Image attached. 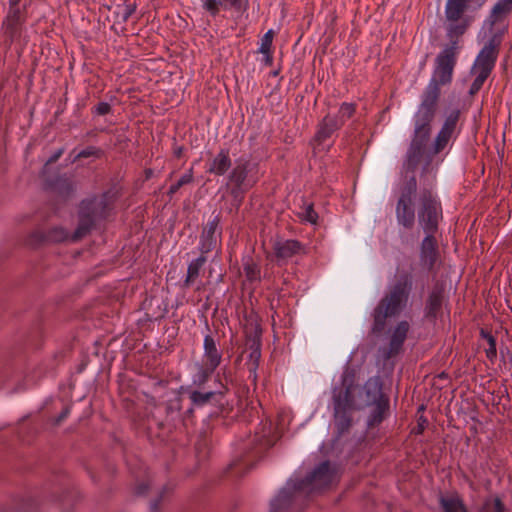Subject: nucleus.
Instances as JSON below:
<instances>
[{
	"instance_id": "nucleus-1",
	"label": "nucleus",
	"mask_w": 512,
	"mask_h": 512,
	"mask_svg": "<svg viewBox=\"0 0 512 512\" xmlns=\"http://www.w3.org/2000/svg\"><path fill=\"white\" fill-rule=\"evenodd\" d=\"M444 120L432 143L431 150L426 153L427 145L414 159L409 158V147L407 148L405 158L402 164L401 174H404V180L399 188V197L396 202L395 216L397 224L404 230H412L415 226V204L414 197L417 192V179L415 171L422 159L424 164L421 168V176L428 173L432 164L433 157L448 146L452 139H456L460 132L459 122L461 110L458 107H447L443 111Z\"/></svg>"
},
{
	"instance_id": "nucleus-2",
	"label": "nucleus",
	"mask_w": 512,
	"mask_h": 512,
	"mask_svg": "<svg viewBox=\"0 0 512 512\" xmlns=\"http://www.w3.org/2000/svg\"><path fill=\"white\" fill-rule=\"evenodd\" d=\"M455 47H445L435 59L431 79L420 95V104L414 114V131L409 144V158L414 159L427 145L432 132L441 97V86L450 85L457 63Z\"/></svg>"
},
{
	"instance_id": "nucleus-3",
	"label": "nucleus",
	"mask_w": 512,
	"mask_h": 512,
	"mask_svg": "<svg viewBox=\"0 0 512 512\" xmlns=\"http://www.w3.org/2000/svg\"><path fill=\"white\" fill-rule=\"evenodd\" d=\"M357 396H361V385L355 369L346 364L340 380L331 388L329 404L333 410V433L337 440L350 433L355 423L354 413L363 409Z\"/></svg>"
},
{
	"instance_id": "nucleus-4",
	"label": "nucleus",
	"mask_w": 512,
	"mask_h": 512,
	"mask_svg": "<svg viewBox=\"0 0 512 512\" xmlns=\"http://www.w3.org/2000/svg\"><path fill=\"white\" fill-rule=\"evenodd\" d=\"M120 196V189L112 186L101 194H92L82 199L77 207V226L71 234L70 241H81L96 229L99 223L107 221L113 214Z\"/></svg>"
},
{
	"instance_id": "nucleus-5",
	"label": "nucleus",
	"mask_w": 512,
	"mask_h": 512,
	"mask_svg": "<svg viewBox=\"0 0 512 512\" xmlns=\"http://www.w3.org/2000/svg\"><path fill=\"white\" fill-rule=\"evenodd\" d=\"M413 279L411 271L402 269L396 273L394 282L373 309L371 335L376 337L382 335L386 328L387 319L399 316L407 307L413 290Z\"/></svg>"
},
{
	"instance_id": "nucleus-6",
	"label": "nucleus",
	"mask_w": 512,
	"mask_h": 512,
	"mask_svg": "<svg viewBox=\"0 0 512 512\" xmlns=\"http://www.w3.org/2000/svg\"><path fill=\"white\" fill-rule=\"evenodd\" d=\"M417 219L424 233L437 234L439 231V225L443 220V207L431 187H423L420 190Z\"/></svg>"
},
{
	"instance_id": "nucleus-7",
	"label": "nucleus",
	"mask_w": 512,
	"mask_h": 512,
	"mask_svg": "<svg viewBox=\"0 0 512 512\" xmlns=\"http://www.w3.org/2000/svg\"><path fill=\"white\" fill-rule=\"evenodd\" d=\"M425 236L419 245V265L422 272L412 273L416 287L419 286L424 291L428 274L435 269L437 262L440 260V251L436 234L424 233ZM413 272V269L410 270Z\"/></svg>"
},
{
	"instance_id": "nucleus-8",
	"label": "nucleus",
	"mask_w": 512,
	"mask_h": 512,
	"mask_svg": "<svg viewBox=\"0 0 512 512\" xmlns=\"http://www.w3.org/2000/svg\"><path fill=\"white\" fill-rule=\"evenodd\" d=\"M308 501L307 495L294 480L290 479L270 501L269 512H304Z\"/></svg>"
},
{
	"instance_id": "nucleus-9",
	"label": "nucleus",
	"mask_w": 512,
	"mask_h": 512,
	"mask_svg": "<svg viewBox=\"0 0 512 512\" xmlns=\"http://www.w3.org/2000/svg\"><path fill=\"white\" fill-rule=\"evenodd\" d=\"M335 469L332 467L329 460L321 462L304 478L297 479L295 482L298 487L307 495L308 498L315 493L328 488L335 477Z\"/></svg>"
},
{
	"instance_id": "nucleus-10",
	"label": "nucleus",
	"mask_w": 512,
	"mask_h": 512,
	"mask_svg": "<svg viewBox=\"0 0 512 512\" xmlns=\"http://www.w3.org/2000/svg\"><path fill=\"white\" fill-rule=\"evenodd\" d=\"M271 446L272 443L268 436L256 433L247 444L243 445V455L229 465V470H236L243 464L245 465V473L248 472L253 468L255 464L254 460H260L264 457Z\"/></svg>"
},
{
	"instance_id": "nucleus-11",
	"label": "nucleus",
	"mask_w": 512,
	"mask_h": 512,
	"mask_svg": "<svg viewBox=\"0 0 512 512\" xmlns=\"http://www.w3.org/2000/svg\"><path fill=\"white\" fill-rule=\"evenodd\" d=\"M449 298L446 293V284L437 280L429 291L424 304V318L435 323L443 315V308L448 305Z\"/></svg>"
},
{
	"instance_id": "nucleus-12",
	"label": "nucleus",
	"mask_w": 512,
	"mask_h": 512,
	"mask_svg": "<svg viewBox=\"0 0 512 512\" xmlns=\"http://www.w3.org/2000/svg\"><path fill=\"white\" fill-rule=\"evenodd\" d=\"M27 21V7L10 8L1 23V30L6 42L10 44L18 41L23 32L25 31V24Z\"/></svg>"
},
{
	"instance_id": "nucleus-13",
	"label": "nucleus",
	"mask_w": 512,
	"mask_h": 512,
	"mask_svg": "<svg viewBox=\"0 0 512 512\" xmlns=\"http://www.w3.org/2000/svg\"><path fill=\"white\" fill-rule=\"evenodd\" d=\"M43 187L63 201L72 198L76 192V183L67 173L43 174Z\"/></svg>"
},
{
	"instance_id": "nucleus-14",
	"label": "nucleus",
	"mask_w": 512,
	"mask_h": 512,
	"mask_svg": "<svg viewBox=\"0 0 512 512\" xmlns=\"http://www.w3.org/2000/svg\"><path fill=\"white\" fill-rule=\"evenodd\" d=\"M185 387L181 386L176 392L174 398L169 399L163 404L165 418L163 420H157L155 416L152 420L155 421L157 428L161 431L171 432L181 420L182 409H183V398L181 391H184Z\"/></svg>"
},
{
	"instance_id": "nucleus-15",
	"label": "nucleus",
	"mask_w": 512,
	"mask_h": 512,
	"mask_svg": "<svg viewBox=\"0 0 512 512\" xmlns=\"http://www.w3.org/2000/svg\"><path fill=\"white\" fill-rule=\"evenodd\" d=\"M272 250L277 266L287 264L288 260L297 255L307 254L306 246L297 239L277 237L272 243Z\"/></svg>"
},
{
	"instance_id": "nucleus-16",
	"label": "nucleus",
	"mask_w": 512,
	"mask_h": 512,
	"mask_svg": "<svg viewBox=\"0 0 512 512\" xmlns=\"http://www.w3.org/2000/svg\"><path fill=\"white\" fill-rule=\"evenodd\" d=\"M71 235L63 227H52L47 231L36 229L28 234L25 240L26 246L37 249L48 244L62 243L70 240Z\"/></svg>"
},
{
	"instance_id": "nucleus-17",
	"label": "nucleus",
	"mask_w": 512,
	"mask_h": 512,
	"mask_svg": "<svg viewBox=\"0 0 512 512\" xmlns=\"http://www.w3.org/2000/svg\"><path fill=\"white\" fill-rule=\"evenodd\" d=\"M501 41V36L494 34L480 50L474 63V68H478L479 73L490 76L498 58Z\"/></svg>"
},
{
	"instance_id": "nucleus-18",
	"label": "nucleus",
	"mask_w": 512,
	"mask_h": 512,
	"mask_svg": "<svg viewBox=\"0 0 512 512\" xmlns=\"http://www.w3.org/2000/svg\"><path fill=\"white\" fill-rule=\"evenodd\" d=\"M209 393H211L212 399L208 405L216 410L211 412L208 417H228L233 411V400L230 399V388L227 383L219 381L217 387L209 390Z\"/></svg>"
},
{
	"instance_id": "nucleus-19",
	"label": "nucleus",
	"mask_w": 512,
	"mask_h": 512,
	"mask_svg": "<svg viewBox=\"0 0 512 512\" xmlns=\"http://www.w3.org/2000/svg\"><path fill=\"white\" fill-rule=\"evenodd\" d=\"M410 329L408 321L403 320L397 323L389 339L388 347L380 349L382 358L385 361L396 357L403 351L404 343Z\"/></svg>"
},
{
	"instance_id": "nucleus-20",
	"label": "nucleus",
	"mask_w": 512,
	"mask_h": 512,
	"mask_svg": "<svg viewBox=\"0 0 512 512\" xmlns=\"http://www.w3.org/2000/svg\"><path fill=\"white\" fill-rule=\"evenodd\" d=\"M221 215L218 213L213 216L211 220L203 227L198 249L202 254H208L213 251L217 246V233L218 236L222 235V228L220 226Z\"/></svg>"
},
{
	"instance_id": "nucleus-21",
	"label": "nucleus",
	"mask_w": 512,
	"mask_h": 512,
	"mask_svg": "<svg viewBox=\"0 0 512 512\" xmlns=\"http://www.w3.org/2000/svg\"><path fill=\"white\" fill-rule=\"evenodd\" d=\"M202 9L211 17H216L220 12L233 10L244 13L249 7V0H200Z\"/></svg>"
},
{
	"instance_id": "nucleus-22",
	"label": "nucleus",
	"mask_w": 512,
	"mask_h": 512,
	"mask_svg": "<svg viewBox=\"0 0 512 512\" xmlns=\"http://www.w3.org/2000/svg\"><path fill=\"white\" fill-rule=\"evenodd\" d=\"M249 167V160L243 158H239L238 160H236L235 166L227 175L226 186L252 188L255 185L256 181L251 182L250 179L248 178V174L250 172Z\"/></svg>"
},
{
	"instance_id": "nucleus-23",
	"label": "nucleus",
	"mask_w": 512,
	"mask_h": 512,
	"mask_svg": "<svg viewBox=\"0 0 512 512\" xmlns=\"http://www.w3.org/2000/svg\"><path fill=\"white\" fill-rule=\"evenodd\" d=\"M342 127L341 121L328 113L318 122L312 142L321 146Z\"/></svg>"
},
{
	"instance_id": "nucleus-24",
	"label": "nucleus",
	"mask_w": 512,
	"mask_h": 512,
	"mask_svg": "<svg viewBox=\"0 0 512 512\" xmlns=\"http://www.w3.org/2000/svg\"><path fill=\"white\" fill-rule=\"evenodd\" d=\"M362 393L365 394V399L362 403L363 409L381 399L390 398L389 395L383 391V381L378 376L369 378L365 384L361 386V394Z\"/></svg>"
},
{
	"instance_id": "nucleus-25",
	"label": "nucleus",
	"mask_w": 512,
	"mask_h": 512,
	"mask_svg": "<svg viewBox=\"0 0 512 512\" xmlns=\"http://www.w3.org/2000/svg\"><path fill=\"white\" fill-rule=\"evenodd\" d=\"M369 407L371 410L366 420L367 429L378 427L390 416V398L381 399Z\"/></svg>"
},
{
	"instance_id": "nucleus-26",
	"label": "nucleus",
	"mask_w": 512,
	"mask_h": 512,
	"mask_svg": "<svg viewBox=\"0 0 512 512\" xmlns=\"http://www.w3.org/2000/svg\"><path fill=\"white\" fill-rule=\"evenodd\" d=\"M232 167L230 150L228 148H220L218 153L209 163L207 173L215 176H224Z\"/></svg>"
},
{
	"instance_id": "nucleus-27",
	"label": "nucleus",
	"mask_w": 512,
	"mask_h": 512,
	"mask_svg": "<svg viewBox=\"0 0 512 512\" xmlns=\"http://www.w3.org/2000/svg\"><path fill=\"white\" fill-rule=\"evenodd\" d=\"M472 18L465 16L457 22H449L446 27V36L449 39V45L446 47H455L456 51H459L458 46L459 38L463 36L471 24Z\"/></svg>"
},
{
	"instance_id": "nucleus-28",
	"label": "nucleus",
	"mask_w": 512,
	"mask_h": 512,
	"mask_svg": "<svg viewBox=\"0 0 512 512\" xmlns=\"http://www.w3.org/2000/svg\"><path fill=\"white\" fill-rule=\"evenodd\" d=\"M203 349L205 358L204 364L217 369L222 361V353L217 348L216 341L211 334H207L204 337Z\"/></svg>"
},
{
	"instance_id": "nucleus-29",
	"label": "nucleus",
	"mask_w": 512,
	"mask_h": 512,
	"mask_svg": "<svg viewBox=\"0 0 512 512\" xmlns=\"http://www.w3.org/2000/svg\"><path fill=\"white\" fill-rule=\"evenodd\" d=\"M250 354L249 360L246 363L250 376L253 375V378L256 379V371L259 366V361L261 358V339L260 336L255 335L253 338H250L248 341Z\"/></svg>"
},
{
	"instance_id": "nucleus-30",
	"label": "nucleus",
	"mask_w": 512,
	"mask_h": 512,
	"mask_svg": "<svg viewBox=\"0 0 512 512\" xmlns=\"http://www.w3.org/2000/svg\"><path fill=\"white\" fill-rule=\"evenodd\" d=\"M439 505L443 512H468L463 499L457 492L450 496L440 495Z\"/></svg>"
},
{
	"instance_id": "nucleus-31",
	"label": "nucleus",
	"mask_w": 512,
	"mask_h": 512,
	"mask_svg": "<svg viewBox=\"0 0 512 512\" xmlns=\"http://www.w3.org/2000/svg\"><path fill=\"white\" fill-rule=\"evenodd\" d=\"M212 440L208 431H202L197 436L195 442V454L198 461H205L208 459L211 452Z\"/></svg>"
},
{
	"instance_id": "nucleus-32",
	"label": "nucleus",
	"mask_w": 512,
	"mask_h": 512,
	"mask_svg": "<svg viewBox=\"0 0 512 512\" xmlns=\"http://www.w3.org/2000/svg\"><path fill=\"white\" fill-rule=\"evenodd\" d=\"M207 262L206 254L200 253V256L192 260L187 267V274L183 286L189 288L199 277L200 270Z\"/></svg>"
},
{
	"instance_id": "nucleus-33",
	"label": "nucleus",
	"mask_w": 512,
	"mask_h": 512,
	"mask_svg": "<svg viewBox=\"0 0 512 512\" xmlns=\"http://www.w3.org/2000/svg\"><path fill=\"white\" fill-rule=\"evenodd\" d=\"M512 12V0H499L493 6L489 20L491 25L503 21Z\"/></svg>"
},
{
	"instance_id": "nucleus-34",
	"label": "nucleus",
	"mask_w": 512,
	"mask_h": 512,
	"mask_svg": "<svg viewBox=\"0 0 512 512\" xmlns=\"http://www.w3.org/2000/svg\"><path fill=\"white\" fill-rule=\"evenodd\" d=\"M121 2L115 5L114 14L117 18L121 19V23H126L133 15L137 8L136 0H120Z\"/></svg>"
},
{
	"instance_id": "nucleus-35",
	"label": "nucleus",
	"mask_w": 512,
	"mask_h": 512,
	"mask_svg": "<svg viewBox=\"0 0 512 512\" xmlns=\"http://www.w3.org/2000/svg\"><path fill=\"white\" fill-rule=\"evenodd\" d=\"M216 368L203 364L199 367L198 371L192 377V384L197 388L196 390H203L205 384L211 378Z\"/></svg>"
},
{
	"instance_id": "nucleus-36",
	"label": "nucleus",
	"mask_w": 512,
	"mask_h": 512,
	"mask_svg": "<svg viewBox=\"0 0 512 512\" xmlns=\"http://www.w3.org/2000/svg\"><path fill=\"white\" fill-rule=\"evenodd\" d=\"M184 391L189 393L190 401L193 403V406L198 408L207 406L212 399V395L209 391L192 390L190 387H185Z\"/></svg>"
},
{
	"instance_id": "nucleus-37",
	"label": "nucleus",
	"mask_w": 512,
	"mask_h": 512,
	"mask_svg": "<svg viewBox=\"0 0 512 512\" xmlns=\"http://www.w3.org/2000/svg\"><path fill=\"white\" fill-rule=\"evenodd\" d=\"M357 110V104L356 103H350V102H343L338 110L337 114H332V116L336 117L338 120L341 121V125L344 126L346 121L351 119Z\"/></svg>"
},
{
	"instance_id": "nucleus-38",
	"label": "nucleus",
	"mask_w": 512,
	"mask_h": 512,
	"mask_svg": "<svg viewBox=\"0 0 512 512\" xmlns=\"http://www.w3.org/2000/svg\"><path fill=\"white\" fill-rule=\"evenodd\" d=\"M77 156L80 160L91 158L92 161H95L102 159L105 156V151L101 147L89 145L78 150Z\"/></svg>"
},
{
	"instance_id": "nucleus-39",
	"label": "nucleus",
	"mask_w": 512,
	"mask_h": 512,
	"mask_svg": "<svg viewBox=\"0 0 512 512\" xmlns=\"http://www.w3.org/2000/svg\"><path fill=\"white\" fill-rule=\"evenodd\" d=\"M251 188L229 186V194L232 198V205L238 210L244 202L246 193Z\"/></svg>"
},
{
	"instance_id": "nucleus-40",
	"label": "nucleus",
	"mask_w": 512,
	"mask_h": 512,
	"mask_svg": "<svg viewBox=\"0 0 512 512\" xmlns=\"http://www.w3.org/2000/svg\"><path fill=\"white\" fill-rule=\"evenodd\" d=\"M243 270L249 282L260 280V268L252 260L243 264Z\"/></svg>"
},
{
	"instance_id": "nucleus-41",
	"label": "nucleus",
	"mask_w": 512,
	"mask_h": 512,
	"mask_svg": "<svg viewBox=\"0 0 512 512\" xmlns=\"http://www.w3.org/2000/svg\"><path fill=\"white\" fill-rule=\"evenodd\" d=\"M274 31L272 29L268 30L261 39V45L258 49V53H268L271 51Z\"/></svg>"
},
{
	"instance_id": "nucleus-42",
	"label": "nucleus",
	"mask_w": 512,
	"mask_h": 512,
	"mask_svg": "<svg viewBox=\"0 0 512 512\" xmlns=\"http://www.w3.org/2000/svg\"><path fill=\"white\" fill-rule=\"evenodd\" d=\"M302 221L316 224L318 220V213L314 210V205L311 203L305 207L302 214H299Z\"/></svg>"
},
{
	"instance_id": "nucleus-43",
	"label": "nucleus",
	"mask_w": 512,
	"mask_h": 512,
	"mask_svg": "<svg viewBox=\"0 0 512 512\" xmlns=\"http://www.w3.org/2000/svg\"><path fill=\"white\" fill-rule=\"evenodd\" d=\"M488 77H489L488 75L478 73V75L473 80L472 84L470 85V88L468 91L469 95L470 96L476 95L481 90L484 82L487 80Z\"/></svg>"
},
{
	"instance_id": "nucleus-44",
	"label": "nucleus",
	"mask_w": 512,
	"mask_h": 512,
	"mask_svg": "<svg viewBox=\"0 0 512 512\" xmlns=\"http://www.w3.org/2000/svg\"><path fill=\"white\" fill-rule=\"evenodd\" d=\"M112 112V106L107 102H99L92 108V114L97 116H105Z\"/></svg>"
},
{
	"instance_id": "nucleus-45",
	"label": "nucleus",
	"mask_w": 512,
	"mask_h": 512,
	"mask_svg": "<svg viewBox=\"0 0 512 512\" xmlns=\"http://www.w3.org/2000/svg\"><path fill=\"white\" fill-rule=\"evenodd\" d=\"M487 344L488 348L485 350L486 357L491 363H494L497 358L496 338L489 339Z\"/></svg>"
},
{
	"instance_id": "nucleus-46",
	"label": "nucleus",
	"mask_w": 512,
	"mask_h": 512,
	"mask_svg": "<svg viewBox=\"0 0 512 512\" xmlns=\"http://www.w3.org/2000/svg\"><path fill=\"white\" fill-rule=\"evenodd\" d=\"M171 492V488L168 487V486H164L159 494V496L154 499L153 501H151L150 503V510L152 512H158L159 510V507H160V503L162 502L164 496L166 493H169Z\"/></svg>"
},
{
	"instance_id": "nucleus-47",
	"label": "nucleus",
	"mask_w": 512,
	"mask_h": 512,
	"mask_svg": "<svg viewBox=\"0 0 512 512\" xmlns=\"http://www.w3.org/2000/svg\"><path fill=\"white\" fill-rule=\"evenodd\" d=\"M195 408L197 407L193 406V403L190 401V406L184 411L182 410L180 422H182L184 425H187V422H192L195 416Z\"/></svg>"
},
{
	"instance_id": "nucleus-48",
	"label": "nucleus",
	"mask_w": 512,
	"mask_h": 512,
	"mask_svg": "<svg viewBox=\"0 0 512 512\" xmlns=\"http://www.w3.org/2000/svg\"><path fill=\"white\" fill-rule=\"evenodd\" d=\"M65 152V148L64 147H60L58 149H56L50 156L49 158L47 159V161L45 162L44 164V167H43V174L45 173V169L47 166L51 165V164H54L56 163L59 158L64 154Z\"/></svg>"
},
{
	"instance_id": "nucleus-49",
	"label": "nucleus",
	"mask_w": 512,
	"mask_h": 512,
	"mask_svg": "<svg viewBox=\"0 0 512 512\" xmlns=\"http://www.w3.org/2000/svg\"><path fill=\"white\" fill-rule=\"evenodd\" d=\"M194 181V169L193 166L187 170L185 174H183L180 179L177 181L179 186H185L191 184Z\"/></svg>"
},
{
	"instance_id": "nucleus-50",
	"label": "nucleus",
	"mask_w": 512,
	"mask_h": 512,
	"mask_svg": "<svg viewBox=\"0 0 512 512\" xmlns=\"http://www.w3.org/2000/svg\"><path fill=\"white\" fill-rule=\"evenodd\" d=\"M169 385V380L166 379H153L151 383L152 390L158 392L160 389H166Z\"/></svg>"
},
{
	"instance_id": "nucleus-51",
	"label": "nucleus",
	"mask_w": 512,
	"mask_h": 512,
	"mask_svg": "<svg viewBox=\"0 0 512 512\" xmlns=\"http://www.w3.org/2000/svg\"><path fill=\"white\" fill-rule=\"evenodd\" d=\"M71 406L65 405L59 415L55 418L54 424L60 425L70 414Z\"/></svg>"
},
{
	"instance_id": "nucleus-52",
	"label": "nucleus",
	"mask_w": 512,
	"mask_h": 512,
	"mask_svg": "<svg viewBox=\"0 0 512 512\" xmlns=\"http://www.w3.org/2000/svg\"><path fill=\"white\" fill-rule=\"evenodd\" d=\"M149 490V484L146 482L138 483L134 488V494L137 496H144Z\"/></svg>"
},
{
	"instance_id": "nucleus-53",
	"label": "nucleus",
	"mask_w": 512,
	"mask_h": 512,
	"mask_svg": "<svg viewBox=\"0 0 512 512\" xmlns=\"http://www.w3.org/2000/svg\"><path fill=\"white\" fill-rule=\"evenodd\" d=\"M427 423V418L424 416H420L418 419L417 427L414 429V433L417 435L422 434L425 430V426Z\"/></svg>"
},
{
	"instance_id": "nucleus-54",
	"label": "nucleus",
	"mask_w": 512,
	"mask_h": 512,
	"mask_svg": "<svg viewBox=\"0 0 512 512\" xmlns=\"http://www.w3.org/2000/svg\"><path fill=\"white\" fill-rule=\"evenodd\" d=\"M78 148H74L71 150L66 158L67 164H75L80 161V158L77 156Z\"/></svg>"
},
{
	"instance_id": "nucleus-55",
	"label": "nucleus",
	"mask_w": 512,
	"mask_h": 512,
	"mask_svg": "<svg viewBox=\"0 0 512 512\" xmlns=\"http://www.w3.org/2000/svg\"><path fill=\"white\" fill-rule=\"evenodd\" d=\"M494 512H505L506 508L504 503L499 497H496L493 502Z\"/></svg>"
},
{
	"instance_id": "nucleus-56",
	"label": "nucleus",
	"mask_w": 512,
	"mask_h": 512,
	"mask_svg": "<svg viewBox=\"0 0 512 512\" xmlns=\"http://www.w3.org/2000/svg\"><path fill=\"white\" fill-rule=\"evenodd\" d=\"M480 337L482 339L486 340L487 342L489 341V339H494L495 338V336L490 331H488L485 328H481L480 329Z\"/></svg>"
},
{
	"instance_id": "nucleus-57",
	"label": "nucleus",
	"mask_w": 512,
	"mask_h": 512,
	"mask_svg": "<svg viewBox=\"0 0 512 512\" xmlns=\"http://www.w3.org/2000/svg\"><path fill=\"white\" fill-rule=\"evenodd\" d=\"M183 152H184V146H178V145H176V143H174L173 155L179 159L183 156Z\"/></svg>"
},
{
	"instance_id": "nucleus-58",
	"label": "nucleus",
	"mask_w": 512,
	"mask_h": 512,
	"mask_svg": "<svg viewBox=\"0 0 512 512\" xmlns=\"http://www.w3.org/2000/svg\"><path fill=\"white\" fill-rule=\"evenodd\" d=\"M181 187H182V186H179V185H178V182H176V183L172 184V185L169 187L168 191H167V195H168L170 198H172V197H173V196L178 192V190H179Z\"/></svg>"
},
{
	"instance_id": "nucleus-59",
	"label": "nucleus",
	"mask_w": 512,
	"mask_h": 512,
	"mask_svg": "<svg viewBox=\"0 0 512 512\" xmlns=\"http://www.w3.org/2000/svg\"><path fill=\"white\" fill-rule=\"evenodd\" d=\"M264 55V64L267 66H271L273 64V55L272 51L268 53H262Z\"/></svg>"
},
{
	"instance_id": "nucleus-60",
	"label": "nucleus",
	"mask_w": 512,
	"mask_h": 512,
	"mask_svg": "<svg viewBox=\"0 0 512 512\" xmlns=\"http://www.w3.org/2000/svg\"><path fill=\"white\" fill-rule=\"evenodd\" d=\"M225 278V272L222 271L220 268L219 272L215 274V284L218 285L224 281Z\"/></svg>"
},
{
	"instance_id": "nucleus-61",
	"label": "nucleus",
	"mask_w": 512,
	"mask_h": 512,
	"mask_svg": "<svg viewBox=\"0 0 512 512\" xmlns=\"http://www.w3.org/2000/svg\"><path fill=\"white\" fill-rule=\"evenodd\" d=\"M22 0H8V7L10 8H21L20 2Z\"/></svg>"
},
{
	"instance_id": "nucleus-62",
	"label": "nucleus",
	"mask_w": 512,
	"mask_h": 512,
	"mask_svg": "<svg viewBox=\"0 0 512 512\" xmlns=\"http://www.w3.org/2000/svg\"><path fill=\"white\" fill-rule=\"evenodd\" d=\"M153 175H154V171H153V169H151V168H146V169L144 170L145 180H149V179H151V178L153 177Z\"/></svg>"
},
{
	"instance_id": "nucleus-63",
	"label": "nucleus",
	"mask_w": 512,
	"mask_h": 512,
	"mask_svg": "<svg viewBox=\"0 0 512 512\" xmlns=\"http://www.w3.org/2000/svg\"><path fill=\"white\" fill-rule=\"evenodd\" d=\"M36 505V501L32 498H28L25 503H24V506H35Z\"/></svg>"
},
{
	"instance_id": "nucleus-64",
	"label": "nucleus",
	"mask_w": 512,
	"mask_h": 512,
	"mask_svg": "<svg viewBox=\"0 0 512 512\" xmlns=\"http://www.w3.org/2000/svg\"><path fill=\"white\" fill-rule=\"evenodd\" d=\"M88 474L90 475V478L91 480L96 483L97 482V479H96V475L94 474V472H92L91 470H87Z\"/></svg>"
}]
</instances>
